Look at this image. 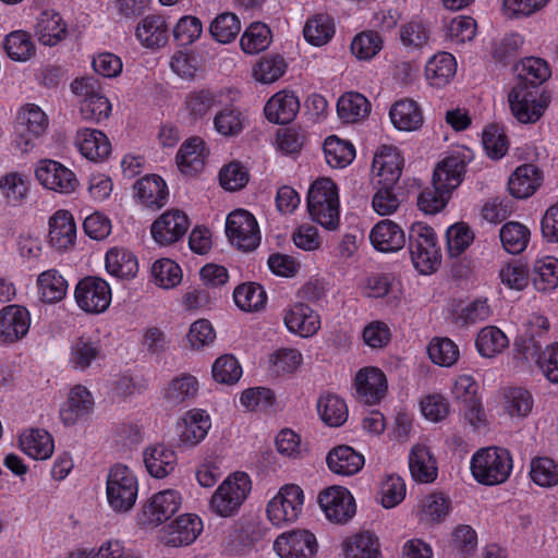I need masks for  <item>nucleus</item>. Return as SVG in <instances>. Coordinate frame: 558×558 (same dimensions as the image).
Returning <instances> with one entry per match:
<instances>
[{"label": "nucleus", "instance_id": "f257e3e1", "mask_svg": "<svg viewBox=\"0 0 558 558\" xmlns=\"http://www.w3.org/2000/svg\"><path fill=\"white\" fill-rule=\"evenodd\" d=\"M311 218L327 230H336L340 222L339 195L336 183L329 178L316 180L307 193Z\"/></svg>", "mask_w": 558, "mask_h": 558}, {"label": "nucleus", "instance_id": "f03ea898", "mask_svg": "<svg viewBox=\"0 0 558 558\" xmlns=\"http://www.w3.org/2000/svg\"><path fill=\"white\" fill-rule=\"evenodd\" d=\"M512 471L510 452L500 447L477 450L471 459V472L477 483L493 486L505 483Z\"/></svg>", "mask_w": 558, "mask_h": 558}, {"label": "nucleus", "instance_id": "7ed1b4c3", "mask_svg": "<svg viewBox=\"0 0 558 558\" xmlns=\"http://www.w3.org/2000/svg\"><path fill=\"white\" fill-rule=\"evenodd\" d=\"M409 252L416 270L432 274L440 265L441 254L434 229L424 222H415L409 230Z\"/></svg>", "mask_w": 558, "mask_h": 558}, {"label": "nucleus", "instance_id": "20e7f679", "mask_svg": "<svg viewBox=\"0 0 558 558\" xmlns=\"http://www.w3.org/2000/svg\"><path fill=\"white\" fill-rule=\"evenodd\" d=\"M251 489L250 476L244 472H235L215 490L209 501V508L222 518L232 517L238 513Z\"/></svg>", "mask_w": 558, "mask_h": 558}, {"label": "nucleus", "instance_id": "39448f33", "mask_svg": "<svg viewBox=\"0 0 558 558\" xmlns=\"http://www.w3.org/2000/svg\"><path fill=\"white\" fill-rule=\"evenodd\" d=\"M106 490L109 506L116 512H128L137 498V480L128 466L116 464L108 474Z\"/></svg>", "mask_w": 558, "mask_h": 558}, {"label": "nucleus", "instance_id": "423d86ee", "mask_svg": "<svg viewBox=\"0 0 558 558\" xmlns=\"http://www.w3.org/2000/svg\"><path fill=\"white\" fill-rule=\"evenodd\" d=\"M508 101L512 114L521 123L536 122L547 107V101L543 96L541 87L520 81L509 93Z\"/></svg>", "mask_w": 558, "mask_h": 558}, {"label": "nucleus", "instance_id": "0eeeda50", "mask_svg": "<svg viewBox=\"0 0 558 558\" xmlns=\"http://www.w3.org/2000/svg\"><path fill=\"white\" fill-rule=\"evenodd\" d=\"M48 120L45 112L34 104L22 107L13 124V143L22 151H28L34 146V140L45 133Z\"/></svg>", "mask_w": 558, "mask_h": 558}, {"label": "nucleus", "instance_id": "6e6552de", "mask_svg": "<svg viewBox=\"0 0 558 558\" xmlns=\"http://www.w3.org/2000/svg\"><path fill=\"white\" fill-rule=\"evenodd\" d=\"M304 494L295 484L283 485L278 494L267 505L268 519L275 525L291 523L302 513Z\"/></svg>", "mask_w": 558, "mask_h": 558}, {"label": "nucleus", "instance_id": "1a4fd4ad", "mask_svg": "<svg viewBox=\"0 0 558 558\" xmlns=\"http://www.w3.org/2000/svg\"><path fill=\"white\" fill-rule=\"evenodd\" d=\"M181 507V496L174 489H166L153 495L137 513V524L155 527L168 521Z\"/></svg>", "mask_w": 558, "mask_h": 558}, {"label": "nucleus", "instance_id": "9d476101", "mask_svg": "<svg viewBox=\"0 0 558 558\" xmlns=\"http://www.w3.org/2000/svg\"><path fill=\"white\" fill-rule=\"evenodd\" d=\"M111 288L109 283L96 276L81 279L74 290V298L78 307L90 314L104 313L111 303Z\"/></svg>", "mask_w": 558, "mask_h": 558}, {"label": "nucleus", "instance_id": "9b49d317", "mask_svg": "<svg viewBox=\"0 0 558 558\" xmlns=\"http://www.w3.org/2000/svg\"><path fill=\"white\" fill-rule=\"evenodd\" d=\"M226 234L232 245L244 252L254 251L260 242L257 221L245 209H236L228 215Z\"/></svg>", "mask_w": 558, "mask_h": 558}, {"label": "nucleus", "instance_id": "f8f14e48", "mask_svg": "<svg viewBox=\"0 0 558 558\" xmlns=\"http://www.w3.org/2000/svg\"><path fill=\"white\" fill-rule=\"evenodd\" d=\"M327 519L335 523H347L355 514V501L351 493L342 486L324 489L317 498Z\"/></svg>", "mask_w": 558, "mask_h": 558}, {"label": "nucleus", "instance_id": "ddd939ff", "mask_svg": "<svg viewBox=\"0 0 558 558\" xmlns=\"http://www.w3.org/2000/svg\"><path fill=\"white\" fill-rule=\"evenodd\" d=\"M274 549L280 558H313L318 550V544L311 531L293 530L278 536Z\"/></svg>", "mask_w": 558, "mask_h": 558}, {"label": "nucleus", "instance_id": "4468645a", "mask_svg": "<svg viewBox=\"0 0 558 558\" xmlns=\"http://www.w3.org/2000/svg\"><path fill=\"white\" fill-rule=\"evenodd\" d=\"M203 530V523L196 514H183L159 532L160 541L167 546H187Z\"/></svg>", "mask_w": 558, "mask_h": 558}, {"label": "nucleus", "instance_id": "2eb2a0df", "mask_svg": "<svg viewBox=\"0 0 558 558\" xmlns=\"http://www.w3.org/2000/svg\"><path fill=\"white\" fill-rule=\"evenodd\" d=\"M36 179L46 187L59 193L74 192L78 182L75 174L54 160H43L36 168Z\"/></svg>", "mask_w": 558, "mask_h": 558}, {"label": "nucleus", "instance_id": "dca6fc26", "mask_svg": "<svg viewBox=\"0 0 558 558\" xmlns=\"http://www.w3.org/2000/svg\"><path fill=\"white\" fill-rule=\"evenodd\" d=\"M354 386L359 400L369 405L379 403L388 390L386 375L377 367L361 368L355 375Z\"/></svg>", "mask_w": 558, "mask_h": 558}, {"label": "nucleus", "instance_id": "f3484780", "mask_svg": "<svg viewBox=\"0 0 558 558\" xmlns=\"http://www.w3.org/2000/svg\"><path fill=\"white\" fill-rule=\"evenodd\" d=\"M468 161L464 154L456 153L437 163L433 173V187L450 193L463 181Z\"/></svg>", "mask_w": 558, "mask_h": 558}, {"label": "nucleus", "instance_id": "a211bd4d", "mask_svg": "<svg viewBox=\"0 0 558 558\" xmlns=\"http://www.w3.org/2000/svg\"><path fill=\"white\" fill-rule=\"evenodd\" d=\"M189 227L187 216L179 209H172L153 222L150 232L156 242L169 245L183 238Z\"/></svg>", "mask_w": 558, "mask_h": 558}, {"label": "nucleus", "instance_id": "6ab92c4d", "mask_svg": "<svg viewBox=\"0 0 558 558\" xmlns=\"http://www.w3.org/2000/svg\"><path fill=\"white\" fill-rule=\"evenodd\" d=\"M94 404L90 391L85 386L76 385L70 390L66 402L60 409V420L65 426H73L93 412Z\"/></svg>", "mask_w": 558, "mask_h": 558}, {"label": "nucleus", "instance_id": "aec40b11", "mask_svg": "<svg viewBox=\"0 0 558 558\" xmlns=\"http://www.w3.org/2000/svg\"><path fill=\"white\" fill-rule=\"evenodd\" d=\"M210 417L205 410L192 409L178 422L179 440L182 446L194 447L207 435Z\"/></svg>", "mask_w": 558, "mask_h": 558}, {"label": "nucleus", "instance_id": "412c9836", "mask_svg": "<svg viewBox=\"0 0 558 558\" xmlns=\"http://www.w3.org/2000/svg\"><path fill=\"white\" fill-rule=\"evenodd\" d=\"M28 311L20 305H8L0 311V337L5 342H15L29 329Z\"/></svg>", "mask_w": 558, "mask_h": 558}, {"label": "nucleus", "instance_id": "4be33fe9", "mask_svg": "<svg viewBox=\"0 0 558 558\" xmlns=\"http://www.w3.org/2000/svg\"><path fill=\"white\" fill-rule=\"evenodd\" d=\"M369 240L374 248L379 252H398L405 244V233L395 221L384 219L373 227Z\"/></svg>", "mask_w": 558, "mask_h": 558}, {"label": "nucleus", "instance_id": "5701e85b", "mask_svg": "<svg viewBox=\"0 0 558 558\" xmlns=\"http://www.w3.org/2000/svg\"><path fill=\"white\" fill-rule=\"evenodd\" d=\"M403 167V158L393 146L383 145L375 154L373 170L377 171L379 182L398 184Z\"/></svg>", "mask_w": 558, "mask_h": 558}, {"label": "nucleus", "instance_id": "b1692460", "mask_svg": "<svg viewBox=\"0 0 558 558\" xmlns=\"http://www.w3.org/2000/svg\"><path fill=\"white\" fill-rule=\"evenodd\" d=\"M135 196L141 204L151 209L163 207L169 197V192L163 179L157 174L145 175L134 184Z\"/></svg>", "mask_w": 558, "mask_h": 558}, {"label": "nucleus", "instance_id": "393cba45", "mask_svg": "<svg viewBox=\"0 0 558 558\" xmlns=\"http://www.w3.org/2000/svg\"><path fill=\"white\" fill-rule=\"evenodd\" d=\"M300 109V101L293 93L279 92L265 105L264 112L267 120L276 124L290 123Z\"/></svg>", "mask_w": 558, "mask_h": 558}, {"label": "nucleus", "instance_id": "a878e982", "mask_svg": "<svg viewBox=\"0 0 558 558\" xmlns=\"http://www.w3.org/2000/svg\"><path fill=\"white\" fill-rule=\"evenodd\" d=\"M328 469L339 475L356 474L364 465V457L352 447L341 445L332 448L326 458Z\"/></svg>", "mask_w": 558, "mask_h": 558}, {"label": "nucleus", "instance_id": "bb28decb", "mask_svg": "<svg viewBox=\"0 0 558 558\" xmlns=\"http://www.w3.org/2000/svg\"><path fill=\"white\" fill-rule=\"evenodd\" d=\"M76 145L81 154L92 161H102L111 153L108 137L99 130H80L76 135Z\"/></svg>", "mask_w": 558, "mask_h": 558}, {"label": "nucleus", "instance_id": "cd10ccee", "mask_svg": "<svg viewBox=\"0 0 558 558\" xmlns=\"http://www.w3.org/2000/svg\"><path fill=\"white\" fill-rule=\"evenodd\" d=\"M287 328L301 337H311L320 327L319 316L306 304L296 303L284 316Z\"/></svg>", "mask_w": 558, "mask_h": 558}, {"label": "nucleus", "instance_id": "c85d7f7f", "mask_svg": "<svg viewBox=\"0 0 558 558\" xmlns=\"http://www.w3.org/2000/svg\"><path fill=\"white\" fill-rule=\"evenodd\" d=\"M135 35L143 46L159 48L169 39V27L162 15H148L136 27Z\"/></svg>", "mask_w": 558, "mask_h": 558}, {"label": "nucleus", "instance_id": "c756f323", "mask_svg": "<svg viewBox=\"0 0 558 558\" xmlns=\"http://www.w3.org/2000/svg\"><path fill=\"white\" fill-rule=\"evenodd\" d=\"M143 456L147 472L156 478L166 477L177 465L175 452L162 444L146 448Z\"/></svg>", "mask_w": 558, "mask_h": 558}, {"label": "nucleus", "instance_id": "7c9ffc66", "mask_svg": "<svg viewBox=\"0 0 558 558\" xmlns=\"http://www.w3.org/2000/svg\"><path fill=\"white\" fill-rule=\"evenodd\" d=\"M409 469L413 480L420 483H433L438 475L436 459L429 449L422 445H415L411 449Z\"/></svg>", "mask_w": 558, "mask_h": 558}, {"label": "nucleus", "instance_id": "2f4dec72", "mask_svg": "<svg viewBox=\"0 0 558 558\" xmlns=\"http://www.w3.org/2000/svg\"><path fill=\"white\" fill-rule=\"evenodd\" d=\"M76 226L72 215L66 210L56 211L49 219L50 243L58 250L68 248L74 243Z\"/></svg>", "mask_w": 558, "mask_h": 558}, {"label": "nucleus", "instance_id": "473e14b6", "mask_svg": "<svg viewBox=\"0 0 558 558\" xmlns=\"http://www.w3.org/2000/svg\"><path fill=\"white\" fill-rule=\"evenodd\" d=\"M541 172L531 163H525L515 169L508 181V190L515 198L531 196L541 185Z\"/></svg>", "mask_w": 558, "mask_h": 558}, {"label": "nucleus", "instance_id": "72a5a7b5", "mask_svg": "<svg viewBox=\"0 0 558 558\" xmlns=\"http://www.w3.org/2000/svg\"><path fill=\"white\" fill-rule=\"evenodd\" d=\"M204 141L197 136L185 141L179 148L175 161L179 169L186 174H194L205 165Z\"/></svg>", "mask_w": 558, "mask_h": 558}, {"label": "nucleus", "instance_id": "f704fd0d", "mask_svg": "<svg viewBox=\"0 0 558 558\" xmlns=\"http://www.w3.org/2000/svg\"><path fill=\"white\" fill-rule=\"evenodd\" d=\"M389 116L393 126L400 131H415L423 123L422 111L412 99L397 101L391 107Z\"/></svg>", "mask_w": 558, "mask_h": 558}, {"label": "nucleus", "instance_id": "c9c22d12", "mask_svg": "<svg viewBox=\"0 0 558 558\" xmlns=\"http://www.w3.org/2000/svg\"><path fill=\"white\" fill-rule=\"evenodd\" d=\"M457 71L454 57L449 52H439L428 60L425 76L430 85L442 87L450 82Z\"/></svg>", "mask_w": 558, "mask_h": 558}, {"label": "nucleus", "instance_id": "e433bc0d", "mask_svg": "<svg viewBox=\"0 0 558 558\" xmlns=\"http://www.w3.org/2000/svg\"><path fill=\"white\" fill-rule=\"evenodd\" d=\"M106 270L118 278H134L138 271L136 256L124 247H112L106 254Z\"/></svg>", "mask_w": 558, "mask_h": 558}, {"label": "nucleus", "instance_id": "4c0bfd02", "mask_svg": "<svg viewBox=\"0 0 558 558\" xmlns=\"http://www.w3.org/2000/svg\"><path fill=\"white\" fill-rule=\"evenodd\" d=\"M531 280L534 288L543 293L558 287V258L545 256L534 262Z\"/></svg>", "mask_w": 558, "mask_h": 558}, {"label": "nucleus", "instance_id": "58836bf2", "mask_svg": "<svg viewBox=\"0 0 558 558\" xmlns=\"http://www.w3.org/2000/svg\"><path fill=\"white\" fill-rule=\"evenodd\" d=\"M35 28L38 40L46 46L57 45L66 33V25L62 22V17L53 11H44Z\"/></svg>", "mask_w": 558, "mask_h": 558}, {"label": "nucleus", "instance_id": "ea45409f", "mask_svg": "<svg viewBox=\"0 0 558 558\" xmlns=\"http://www.w3.org/2000/svg\"><path fill=\"white\" fill-rule=\"evenodd\" d=\"M345 558H381L378 538L369 532H360L342 544Z\"/></svg>", "mask_w": 558, "mask_h": 558}, {"label": "nucleus", "instance_id": "a19ab883", "mask_svg": "<svg viewBox=\"0 0 558 558\" xmlns=\"http://www.w3.org/2000/svg\"><path fill=\"white\" fill-rule=\"evenodd\" d=\"M21 449L36 460L48 459L53 452V439L43 429H32L20 437Z\"/></svg>", "mask_w": 558, "mask_h": 558}, {"label": "nucleus", "instance_id": "79ce46f5", "mask_svg": "<svg viewBox=\"0 0 558 558\" xmlns=\"http://www.w3.org/2000/svg\"><path fill=\"white\" fill-rule=\"evenodd\" d=\"M37 286L41 300L46 303L61 301L68 291V281L56 269L41 272L37 279Z\"/></svg>", "mask_w": 558, "mask_h": 558}, {"label": "nucleus", "instance_id": "37998d69", "mask_svg": "<svg viewBox=\"0 0 558 558\" xmlns=\"http://www.w3.org/2000/svg\"><path fill=\"white\" fill-rule=\"evenodd\" d=\"M233 300L240 310L244 312H256L265 306L267 295L260 284L247 282L234 289Z\"/></svg>", "mask_w": 558, "mask_h": 558}, {"label": "nucleus", "instance_id": "c03bdc74", "mask_svg": "<svg viewBox=\"0 0 558 558\" xmlns=\"http://www.w3.org/2000/svg\"><path fill=\"white\" fill-rule=\"evenodd\" d=\"M509 344L508 337L495 326H486L477 333L475 345L484 357H494L501 353Z\"/></svg>", "mask_w": 558, "mask_h": 558}, {"label": "nucleus", "instance_id": "a18cd8bd", "mask_svg": "<svg viewBox=\"0 0 558 558\" xmlns=\"http://www.w3.org/2000/svg\"><path fill=\"white\" fill-rule=\"evenodd\" d=\"M337 112L343 122H355L367 116L369 102L362 94L350 92L339 98Z\"/></svg>", "mask_w": 558, "mask_h": 558}, {"label": "nucleus", "instance_id": "49530a36", "mask_svg": "<svg viewBox=\"0 0 558 558\" xmlns=\"http://www.w3.org/2000/svg\"><path fill=\"white\" fill-rule=\"evenodd\" d=\"M197 379L190 374H183L170 381L163 397L170 405L177 407L193 399L197 395Z\"/></svg>", "mask_w": 558, "mask_h": 558}, {"label": "nucleus", "instance_id": "de8ad7c7", "mask_svg": "<svg viewBox=\"0 0 558 558\" xmlns=\"http://www.w3.org/2000/svg\"><path fill=\"white\" fill-rule=\"evenodd\" d=\"M324 153L327 163L332 168H344L355 157L353 145L332 135L325 140Z\"/></svg>", "mask_w": 558, "mask_h": 558}, {"label": "nucleus", "instance_id": "09e8293b", "mask_svg": "<svg viewBox=\"0 0 558 558\" xmlns=\"http://www.w3.org/2000/svg\"><path fill=\"white\" fill-rule=\"evenodd\" d=\"M3 49L10 59L19 62L27 61L36 51L31 36L24 31H14L7 35L3 40Z\"/></svg>", "mask_w": 558, "mask_h": 558}, {"label": "nucleus", "instance_id": "8fccbe9b", "mask_svg": "<svg viewBox=\"0 0 558 558\" xmlns=\"http://www.w3.org/2000/svg\"><path fill=\"white\" fill-rule=\"evenodd\" d=\"M502 247L510 254L523 252L530 240V230L520 222L510 221L499 231Z\"/></svg>", "mask_w": 558, "mask_h": 558}, {"label": "nucleus", "instance_id": "3c124183", "mask_svg": "<svg viewBox=\"0 0 558 558\" xmlns=\"http://www.w3.org/2000/svg\"><path fill=\"white\" fill-rule=\"evenodd\" d=\"M100 351L99 341L89 337H80L71 345L70 362L74 368L86 369L98 357Z\"/></svg>", "mask_w": 558, "mask_h": 558}, {"label": "nucleus", "instance_id": "603ef678", "mask_svg": "<svg viewBox=\"0 0 558 558\" xmlns=\"http://www.w3.org/2000/svg\"><path fill=\"white\" fill-rule=\"evenodd\" d=\"M245 121V116L239 108L227 106L216 113L214 125L219 134L232 137L243 131Z\"/></svg>", "mask_w": 558, "mask_h": 558}, {"label": "nucleus", "instance_id": "864d4df0", "mask_svg": "<svg viewBox=\"0 0 558 558\" xmlns=\"http://www.w3.org/2000/svg\"><path fill=\"white\" fill-rule=\"evenodd\" d=\"M241 31V22L239 17L231 12L218 14L209 25L211 37L221 44L233 41Z\"/></svg>", "mask_w": 558, "mask_h": 558}, {"label": "nucleus", "instance_id": "5fc2aeb1", "mask_svg": "<svg viewBox=\"0 0 558 558\" xmlns=\"http://www.w3.org/2000/svg\"><path fill=\"white\" fill-rule=\"evenodd\" d=\"M317 411L322 420L329 426H341L348 418L347 404L336 395L319 398Z\"/></svg>", "mask_w": 558, "mask_h": 558}, {"label": "nucleus", "instance_id": "6e6d98bb", "mask_svg": "<svg viewBox=\"0 0 558 558\" xmlns=\"http://www.w3.org/2000/svg\"><path fill=\"white\" fill-rule=\"evenodd\" d=\"M270 43L271 32L264 23H252L240 40L242 50L250 54H255L267 49Z\"/></svg>", "mask_w": 558, "mask_h": 558}, {"label": "nucleus", "instance_id": "4d7b16f0", "mask_svg": "<svg viewBox=\"0 0 558 558\" xmlns=\"http://www.w3.org/2000/svg\"><path fill=\"white\" fill-rule=\"evenodd\" d=\"M427 353L433 363L450 367L460 356L458 345L449 338H433L427 347Z\"/></svg>", "mask_w": 558, "mask_h": 558}, {"label": "nucleus", "instance_id": "13d9d810", "mask_svg": "<svg viewBox=\"0 0 558 558\" xmlns=\"http://www.w3.org/2000/svg\"><path fill=\"white\" fill-rule=\"evenodd\" d=\"M376 186L377 191L372 199L374 210L380 216L393 214L401 204L397 193V190H401V187L398 184L388 185L379 181H377Z\"/></svg>", "mask_w": 558, "mask_h": 558}, {"label": "nucleus", "instance_id": "bf43d9fd", "mask_svg": "<svg viewBox=\"0 0 558 558\" xmlns=\"http://www.w3.org/2000/svg\"><path fill=\"white\" fill-rule=\"evenodd\" d=\"M335 27L328 15L317 14L304 26V38L314 46L325 45L333 35Z\"/></svg>", "mask_w": 558, "mask_h": 558}, {"label": "nucleus", "instance_id": "052dcab7", "mask_svg": "<svg viewBox=\"0 0 558 558\" xmlns=\"http://www.w3.org/2000/svg\"><path fill=\"white\" fill-rule=\"evenodd\" d=\"M532 481L542 487L558 485V464L550 458L538 457L531 461Z\"/></svg>", "mask_w": 558, "mask_h": 558}, {"label": "nucleus", "instance_id": "680f3d73", "mask_svg": "<svg viewBox=\"0 0 558 558\" xmlns=\"http://www.w3.org/2000/svg\"><path fill=\"white\" fill-rule=\"evenodd\" d=\"M151 276L155 283L161 288L170 289L178 286L182 280L180 266L169 258L156 260L151 266Z\"/></svg>", "mask_w": 558, "mask_h": 558}, {"label": "nucleus", "instance_id": "e2e57ef3", "mask_svg": "<svg viewBox=\"0 0 558 558\" xmlns=\"http://www.w3.org/2000/svg\"><path fill=\"white\" fill-rule=\"evenodd\" d=\"M446 238L448 254L451 257H458L473 242L474 232L466 223L458 222L448 228Z\"/></svg>", "mask_w": 558, "mask_h": 558}, {"label": "nucleus", "instance_id": "0e129e2a", "mask_svg": "<svg viewBox=\"0 0 558 558\" xmlns=\"http://www.w3.org/2000/svg\"><path fill=\"white\" fill-rule=\"evenodd\" d=\"M213 378L220 384H235L242 376V367L233 355H222L213 364Z\"/></svg>", "mask_w": 558, "mask_h": 558}, {"label": "nucleus", "instance_id": "69168bd1", "mask_svg": "<svg viewBox=\"0 0 558 558\" xmlns=\"http://www.w3.org/2000/svg\"><path fill=\"white\" fill-rule=\"evenodd\" d=\"M287 64L280 56L264 57L253 69L256 81L269 84L277 81L286 72Z\"/></svg>", "mask_w": 558, "mask_h": 558}, {"label": "nucleus", "instance_id": "338daca9", "mask_svg": "<svg viewBox=\"0 0 558 558\" xmlns=\"http://www.w3.org/2000/svg\"><path fill=\"white\" fill-rule=\"evenodd\" d=\"M507 411L511 416L524 417L530 414L533 408L531 392L521 387L509 388L506 393Z\"/></svg>", "mask_w": 558, "mask_h": 558}, {"label": "nucleus", "instance_id": "774afa93", "mask_svg": "<svg viewBox=\"0 0 558 558\" xmlns=\"http://www.w3.org/2000/svg\"><path fill=\"white\" fill-rule=\"evenodd\" d=\"M550 77V69L547 62L541 58H526L522 61V71L518 81L541 87V84Z\"/></svg>", "mask_w": 558, "mask_h": 558}]
</instances>
